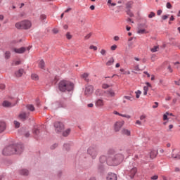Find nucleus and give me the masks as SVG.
<instances>
[{"instance_id": "c756f323", "label": "nucleus", "mask_w": 180, "mask_h": 180, "mask_svg": "<svg viewBox=\"0 0 180 180\" xmlns=\"http://www.w3.org/2000/svg\"><path fill=\"white\" fill-rule=\"evenodd\" d=\"M27 109L28 110H30V112H34V106H33V105H32V104H29V105H27Z\"/></svg>"}, {"instance_id": "423d86ee", "label": "nucleus", "mask_w": 180, "mask_h": 180, "mask_svg": "<svg viewBox=\"0 0 180 180\" xmlns=\"http://www.w3.org/2000/svg\"><path fill=\"white\" fill-rule=\"evenodd\" d=\"M16 29H30L32 27V22L29 20H22L20 22L15 23Z\"/></svg>"}, {"instance_id": "de8ad7c7", "label": "nucleus", "mask_w": 180, "mask_h": 180, "mask_svg": "<svg viewBox=\"0 0 180 180\" xmlns=\"http://www.w3.org/2000/svg\"><path fill=\"white\" fill-rule=\"evenodd\" d=\"M166 8H167V9H171V8H172V5H171V3L167 2L166 4Z\"/></svg>"}, {"instance_id": "f704fd0d", "label": "nucleus", "mask_w": 180, "mask_h": 180, "mask_svg": "<svg viewBox=\"0 0 180 180\" xmlns=\"http://www.w3.org/2000/svg\"><path fill=\"white\" fill-rule=\"evenodd\" d=\"M32 79H34V81H37L39 80V75H36V74H32Z\"/></svg>"}, {"instance_id": "2eb2a0df", "label": "nucleus", "mask_w": 180, "mask_h": 180, "mask_svg": "<svg viewBox=\"0 0 180 180\" xmlns=\"http://www.w3.org/2000/svg\"><path fill=\"white\" fill-rule=\"evenodd\" d=\"M95 105L97 108H101L105 105V103L103 99L99 98L96 101Z\"/></svg>"}, {"instance_id": "dca6fc26", "label": "nucleus", "mask_w": 180, "mask_h": 180, "mask_svg": "<svg viewBox=\"0 0 180 180\" xmlns=\"http://www.w3.org/2000/svg\"><path fill=\"white\" fill-rule=\"evenodd\" d=\"M19 117L21 120L24 122V120H26V119L29 117V114L26 112H22L19 115Z\"/></svg>"}, {"instance_id": "1a4fd4ad", "label": "nucleus", "mask_w": 180, "mask_h": 180, "mask_svg": "<svg viewBox=\"0 0 180 180\" xmlns=\"http://www.w3.org/2000/svg\"><path fill=\"white\" fill-rule=\"evenodd\" d=\"M104 94L108 98H114V96H116V93H115V91L112 89L105 91Z\"/></svg>"}, {"instance_id": "f257e3e1", "label": "nucleus", "mask_w": 180, "mask_h": 180, "mask_svg": "<svg viewBox=\"0 0 180 180\" xmlns=\"http://www.w3.org/2000/svg\"><path fill=\"white\" fill-rule=\"evenodd\" d=\"M123 160H124V155L122 153L108 155V156L101 155L99 158L97 169L98 172H103L106 164L108 165H119Z\"/></svg>"}, {"instance_id": "052dcab7", "label": "nucleus", "mask_w": 180, "mask_h": 180, "mask_svg": "<svg viewBox=\"0 0 180 180\" xmlns=\"http://www.w3.org/2000/svg\"><path fill=\"white\" fill-rule=\"evenodd\" d=\"M174 84H176V85H178L179 86H180V79L178 81H174Z\"/></svg>"}, {"instance_id": "ea45409f", "label": "nucleus", "mask_w": 180, "mask_h": 180, "mask_svg": "<svg viewBox=\"0 0 180 180\" xmlns=\"http://www.w3.org/2000/svg\"><path fill=\"white\" fill-rule=\"evenodd\" d=\"M135 94H136V98L139 99V98H140V96L141 95V91L138 90L135 92Z\"/></svg>"}, {"instance_id": "338daca9", "label": "nucleus", "mask_w": 180, "mask_h": 180, "mask_svg": "<svg viewBox=\"0 0 180 180\" xmlns=\"http://www.w3.org/2000/svg\"><path fill=\"white\" fill-rule=\"evenodd\" d=\"M168 70L169 71V72H172L174 70H172V68H171V65L168 66Z\"/></svg>"}, {"instance_id": "4d7b16f0", "label": "nucleus", "mask_w": 180, "mask_h": 180, "mask_svg": "<svg viewBox=\"0 0 180 180\" xmlns=\"http://www.w3.org/2000/svg\"><path fill=\"white\" fill-rule=\"evenodd\" d=\"M134 70H135V71H140L139 65H136V66H134Z\"/></svg>"}, {"instance_id": "9b49d317", "label": "nucleus", "mask_w": 180, "mask_h": 180, "mask_svg": "<svg viewBox=\"0 0 180 180\" xmlns=\"http://www.w3.org/2000/svg\"><path fill=\"white\" fill-rule=\"evenodd\" d=\"M106 180H117V174L113 172H109L106 176Z\"/></svg>"}, {"instance_id": "cd10ccee", "label": "nucleus", "mask_w": 180, "mask_h": 180, "mask_svg": "<svg viewBox=\"0 0 180 180\" xmlns=\"http://www.w3.org/2000/svg\"><path fill=\"white\" fill-rule=\"evenodd\" d=\"M70 132H71V129H66L65 131H64L63 132V136L64 137H67V136H68V134H70Z\"/></svg>"}, {"instance_id": "13d9d810", "label": "nucleus", "mask_w": 180, "mask_h": 180, "mask_svg": "<svg viewBox=\"0 0 180 180\" xmlns=\"http://www.w3.org/2000/svg\"><path fill=\"white\" fill-rule=\"evenodd\" d=\"M158 108V102H155V105H153V109H157Z\"/></svg>"}, {"instance_id": "473e14b6", "label": "nucleus", "mask_w": 180, "mask_h": 180, "mask_svg": "<svg viewBox=\"0 0 180 180\" xmlns=\"http://www.w3.org/2000/svg\"><path fill=\"white\" fill-rule=\"evenodd\" d=\"M124 99H127V101H133V99H134V98L132 96H124L123 97Z\"/></svg>"}, {"instance_id": "72a5a7b5", "label": "nucleus", "mask_w": 180, "mask_h": 180, "mask_svg": "<svg viewBox=\"0 0 180 180\" xmlns=\"http://www.w3.org/2000/svg\"><path fill=\"white\" fill-rule=\"evenodd\" d=\"M33 133H34V136H39L40 131L37 128H34Z\"/></svg>"}, {"instance_id": "7ed1b4c3", "label": "nucleus", "mask_w": 180, "mask_h": 180, "mask_svg": "<svg viewBox=\"0 0 180 180\" xmlns=\"http://www.w3.org/2000/svg\"><path fill=\"white\" fill-rule=\"evenodd\" d=\"M58 89L60 92H71L74 91V83L67 80L60 81L58 84Z\"/></svg>"}, {"instance_id": "393cba45", "label": "nucleus", "mask_w": 180, "mask_h": 180, "mask_svg": "<svg viewBox=\"0 0 180 180\" xmlns=\"http://www.w3.org/2000/svg\"><path fill=\"white\" fill-rule=\"evenodd\" d=\"M2 105L4 108H9V107L12 106V103H11L10 102H8L7 101H4L2 103Z\"/></svg>"}, {"instance_id": "79ce46f5", "label": "nucleus", "mask_w": 180, "mask_h": 180, "mask_svg": "<svg viewBox=\"0 0 180 180\" xmlns=\"http://www.w3.org/2000/svg\"><path fill=\"white\" fill-rule=\"evenodd\" d=\"M102 88H103V89H108V88H110V85H109V84H103Z\"/></svg>"}, {"instance_id": "39448f33", "label": "nucleus", "mask_w": 180, "mask_h": 180, "mask_svg": "<svg viewBox=\"0 0 180 180\" xmlns=\"http://www.w3.org/2000/svg\"><path fill=\"white\" fill-rule=\"evenodd\" d=\"M99 149L96 146H91L87 149V154L90 155L92 160H95L98 157Z\"/></svg>"}, {"instance_id": "c85d7f7f", "label": "nucleus", "mask_w": 180, "mask_h": 180, "mask_svg": "<svg viewBox=\"0 0 180 180\" xmlns=\"http://www.w3.org/2000/svg\"><path fill=\"white\" fill-rule=\"evenodd\" d=\"M44 65H45L44 60H41L39 64V68H41V70H44Z\"/></svg>"}, {"instance_id": "864d4df0", "label": "nucleus", "mask_w": 180, "mask_h": 180, "mask_svg": "<svg viewBox=\"0 0 180 180\" xmlns=\"http://www.w3.org/2000/svg\"><path fill=\"white\" fill-rule=\"evenodd\" d=\"M101 54L102 56H106V50H105V49H101Z\"/></svg>"}, {"instance_id": "c03bdc74", "label": "nucleus", "mask_w": 180, "mask_h": 180, "mask_svg": "<svg viewBox=\"0 0 180 180\" xmlns=\"http://www.w3.org/2000/svg\"><path fill=\"white\" fill-rule=\"evenodd\" d=\"M58 147V144L57 143H53L51 146V150H56V148H57Z\"/></svg>"}, {"instance_id": "3c124183", "label": "nucleus", "mask_w": 180, "mask_h": 180, "mask_svg": "<svg viewBox=\"0 0 180 180\" xmlns=\"http://www.w3.org/2000/svg\"><path fill=\"white\" fill-rule=\"evenodd\" d=\"M169 16V15H164L162 16V20H167V19H168V17Z\"/></svg>"}, {"instance_id": "e433bc0d", "label": "nucleus", "mask_w": 180, "mask_h": 180, "mask_svg": "<svg viewBox=\"0 0 180 180\" xmlns=\"http://www.w3.org/2000/svg\"><path fill=\"white\" fill-rule=\"evenodd\" d=\"M152 53H157L158 51V46H155L153 48L150 49Z\"/></svg>"}, {"instance_id": "5701e85b", "label": "nucleus", "mask_w": 180, "mask_h": 180, "mask_svg": "<svg viewBox=\"0 0 180 180\" xmlns=\"http://www.w3.org/2000/svg\"><path fill=\"white\" fill-rule=\"evenodd\" d=\"M25 72V70L23 69H20L18 71L15 72V76L16 77H22V75H23V72Z\"/></svg>"}, {"instance_id": "7c9ffc66", "label": "nucleus", "mask_w": 180, "mask_h": 180, "mask_svg": "<svg viewBox=\"0 0 180 180\" xmlns=\"http://www.w3.org/2000/svg\"><path fill=\"white\" fill-rule=\"evenodd\" d=\"M113 63H115V59H113V58H110L109 60L106 63V65H112Z\"/></svg>"}, {"instance_id": "49530a36", "label": "nucleus", "mask_w": 180, "mask_h": 180, "mask_svg": "<svg viewBox=\"0 0 180 180\" xmlns=\"http://www.w3.org/2000/svg\"><path fill=\"white\" fill-rule=\"evenodd\" d=\"M57 176L58 178H61V176H63V172L61 170L58 172Z\"/></svg>"}, {"instance_id": "f3484780", "label": "nucleus", "mask_w": 180, "mask_h": 180, "mask_svg": "<svg viewBox=\"0 0 180 180\" xmlns=\"http://www.w3.org/2000/svg\"><path fill=\"white\" fill-rule=\"evenodd\" d=\"M174 151L175 149L172 150V153L171 154V158H174V160H180V152H179L176 155L174 154Z\"/></svg>"}, {"instance_id": "a211bd4d", "label": "nucleus", "mask_w": 180, "mask_h": 180, "mask_svg": "<svg viewBox=\"0 0 180 180\" xmlns=\"http://www.w3.org/2000/svg\"><path fill=\"white\" fill-rule=\"evenodd\" d=\"M72 146V143H71V142L66 143H64L63 148L66 151H70Z\"/></svg>"}, {"instance_id": "bb28decb", "label": "nucleus", "mask_w": 180, "mask_h": 180, "mask_svg": "<svg viewBox=\"0 0 180 180\" xmlns=\"http://www.w3.org/2000/svg\"><path fill=\"white\" fill-rule=\"evenodd\" d=\"M4 58L6 60H8V58H11V51H7L4 53Z\"/></svg>"}, {"instance_id": "a18cd8bd", "label": "nucleus", "mask_w": 180, "mask_h": 180, "mask_svg": "<svg viewBox=\"0 0 180 180\" xmlns=\"http://www.w3.org/2000/svg\"><path fill=\"white\" fill-rule=\"evenodd\" d=\"M45 19H47V16L46 15H44V14H41L40 15V20H45Z\"/></svg>"}, {"instance_id": "f03ea898", "label": "nucleus", "mask_w": 180, "mask_h": 180, "mask_svg": "<svg viewBox=\"0 0 180 180\" xmlns=\"http://www.w3.org/2000/svg\"><path fill=\"white\" fill-rule=\"evenodd\" d=\"M25 147L22 143H13L6 146L3 149L4 155H12V154H22Z\"/></svg>"}, {"instance_id": "8fccbe9b", "label": "nucleus", "mask_w": 180, "mask_h": 180, "mask_svg": "<svg viewBox=\"0 0 180 180\" xmlns=\"http://www.w3.org/2000/svg\"><path fill=\"white\" fill-rule=\"evenodd\" d=\"M90 49H91V50H94V51H96V50H98V47H96L94 45L90 46Z\"/></svg>"}, {"instance_id": "9d476101", "label": "nucleus", "mask_w": 180, "mask_h": 180, "mask_svg": "<svg viewBox=\"0 0 180 180\" xmlns=\"http://www.w3.org/2000/svg\"><path fill=\"white\" fill-rule=\"evenodd\" d=\"M13 50L15 53H17V54H23L26 50H30V47H21L20 49L15 48Z\"/></svg>"}, {"instance_id": "f8f14e48", "label": "nucleus", "mask_w": 180, "mask_h": 180, "mask_svg": "<svg viewBox=\"0 0 180 180\" xmlns=\"http://www.w3.org/2000/svg\"><path fill=\"white\" fill-rule=\"evenodd\" d=\"M94 92V86L92 85H89L86 86L85 91H84V94L86 96L91 95Z\"/></svg>"}, {"instance_id": "4468645a", "label": "nucleus", "mask_w": 180, "mask_h": 180, "mask_svg": "<svg viewBox=\"0 0 180 180\" xmlns=\"http://www.w3.org/2000/svg\"><path fill=\"white\" fill-rule=\"evenodd\" d=\"M5 130H6V122L0 121V133H4Z\"/></svg>"}, {"instance_id": "37998d69", "label": "nucleus", "mask_w": 180, "mask_h": 180, "mask_svg": "<svg viewBox=\"0 0 180 180\" xmlns=\"http://www.w3.org/2000/svg\"><path fill=\"white\" fill-rule=\"evenodd\" d=\"M137 33L139 34H144V33H146V30L143 29V30H139Z\"/></svg>"}, {"instance_id": "6ab92c4d", "label": "nucleus", "mask_w": 180, "mask_h": 180, "mask_svg": "<svg viewBox=\"0 0 180 180\" xmlns=\"http://www.w3.org/2000/svg\"><path fill=\"white\" fill-rule=\"evenodd\" d=\"M134 160H141L142 163L146 162V160L144 158H143V155H140L139 156V155H135Z\"/></svg>"}, {"instance_id": "b1692460", "label": "nucleus", "mask_w": 180, "mask_h": 180, "mask_svg": "<svg viewBox=\"0 0 180 180\" xmlns=\"http://www.w3.org/2000/svg\"><path fill=\"white\" fill-rule=\"evenodd\" d=\"M133 1H128L126 4V9L127 11L131 10V8L133 6Z\"/></svg>"}, {"instance_id": "20e7f679", "label": "nucleus", "mask_w": 180, "mask_h": 180, "mask_svg": "<svg viewBox=\"0 0 180 180\" xmlns=\"http://www.w3.org/2000/svg\"><path fill=\"white\" fill-rule=\"evenodd\" d=\"M124 174L127 176V178L133 179V178L136 176V174H137V167H136V163L134 162H130L129 165L126 167Z\"/></svg>"}, {"instance_id": "a878e982", "label": "nucleus", "mask_w": 180, "mask_h": 180, "mask_svg": "<svg viewBox=\"0 0 180 180\" xmlns=\"http://www.w3.org/2000/svg\"><path fill=\"white\" fill-rule=\"evenodd\" d=\"M122 134H125V136H130V130L126 129H123L122 130Z\"/></svg>"}, {"instance_id": "2f4dec72", "label": "nucleus", "mask_w": 180, "mask_h": 180, "mask_svg": "<svg viewBox=\"0 0 180 180\" xmlns=\"http://www.w3.org/2000/svg\"><path fill=\"white\" fill-rule=\"evenodd\" d=\"M126 153L127 154H128V155H131V154L134 153V151L133 150V148H128L126 150Z\"/></svg>"}, {"instance_id": "bf43d9fd", "label": "nucleus", "mask_w": 180, "mask_h": 180, "mask_svg": "<svg viewBox=\"0 0 180 180\" xmlns=\"http://www.w3.org/2000/svg\"><path fill=\"white\" fill-rule=\"evenodd\" d=\"M120 37H119V36H115V37H114V40L115 41H119V40H120Z\"/></svg>"}, {"instance_id": "4c0bfd02", "label": "nucleus", "mask_w": 180, "mask_h": 180, "mask_svg": "<svg viewBox=\"0 0 180 180\" xmlns=\"http://www.w3.org/2000/svg\"><path fill=\"white\" fill-rule=\"evenodd\" d=\"M148 18H149V19H153V18H155V13L151 11L148 15Z\"/></svg>"}, {"instance_id": "e2e57ef3", "label": "nucleus", "mask_w": 180, "mask_h": 180, "mask_svg": "<svg viewBox=\"0 0 180 180\" xmlns=\"http://www.w3.org/2000/svg\"><path fill=\"white\" fill-rule=\"evenodd\" d=\"M136 124H138L139 126H141V121H140V120H136Z\"/></svg>"}, {"instance_id": "680f3d73", "label": "nucleus", "mask_w": 180, "mask_h": 180, "mask_svg": "<svg viewBox=\"0 0 180 180\" xmlns=\"http://www.w3.org/2000/svg\"><path fill=\"white\" fill-rule=\"evenodd\" d=\"M161 13H162V10H158V11H157V15H158V16H160V15H161Z\"/></svg>"}, {"instance_id": "5fc2aeb1", "label": "nucleus", "mask_w": 180, "mask_h": 180, "mask_svg": "<svg viewBox=\"0 0 180 180\" xmlns=\"http://www.w3.org/2000/svg\"><path fill=\"white\" fill-rule=\"evenodd\" d=\"M66 37L68 40L71 39V38L72 37V36H71V34H70V32H68L66 34Z\"/></svg>"}, {"instance_id": "09e8293b", "label": "nucleus", "mask_w": 180, "mask_h": 180, "mask_svg": "<svg viewBox=\"0 0 180 180\" xmlns=\"http://www.w3.org/2000/svg\"><path fill=\"white\" fill-rule=\"evenodd\" d=\"M116 49H117V45H112L110 47V49L112 50V51H115V50H116Z\"/></svg>"}, {"instance_id": "4be33fe9", "label": "nucleus", "mask_w": 180, "mask_h": 180, "mask_svg": "<svg viewBox=\"0 0 180 180\" xmlns=\"http://www.w3.org/2000/svg\"><path fill=\"white\" fill-rule=\"evenodd\" d=\"M88 77H89V73H84L82 75V78H83L86 82H89V78H88Z\"/></svg>"}, {"instance_id": "774afa93", "label": "nucleus", "mask_w": 180, "mask_h": 180, "mask_svg": "<svg viewBox=\"0 0 180 180\" xmlns=\"http://www.w3.org/2000/svg\"><path fill=\"white\" fill-rule=\"evenodd\" d=\"M0 89H5V84H0Z\"/></svg>"}, {"instance_id": "603ef678", "label": "nucleus", "mask_w": 180, "mask_h": 180, "mask_svg": "<svg viewBox=\"0 0 180 180\" xmlns=\"http://www.w3.org/2000/svg\"><path fill=\"white\" fill-rule=\"evenodd\" d=\"M91 36H92V33H89V34H88L87 35H86V36L84 37V39H85L86 40H88V39H89Z\"/></svg>"}, {"instance_id": "6e6d98bb", "label": "nucleus", "mask_w": 180, "mask_h": 180, "mask_svg": "<svg viewBox=\"0 0 180 180\" xmlns=\"http://www.w3.org/2000/svg\"><path fill=\"white\" fill-rule=\"evenodd\" d=\"M150 179L152 180H157L158 179V175H155L150 177Z\"/></svg>"}, {"instance_id": "58836bf2", "label": "nucleus", "mask_w": 180, "mask_h": 180, "mask_svg": "<svg viewBox=\"0 0 180 180\" xmlns=\"http://www.w3.org/2000/svg\"><path fill=\"white\" fill-rule=\"evenodd\" d=\"M14 125L15 129H19V127H20V122L18 121H14Z\"/></svg>"}, {"instance_id": "c9c22d12", "label": "nucleus", "mask_w": 180, "mask_h": 180, "mask_svg": "<svg viewBox=\"0 0 180 180\" xmlns=\"http://www.w3.org/2000/svg\"><path fill=\"white\" fill-rule=\"evenodd\" d=\"M127 15L130 16V18H133V16H134V14L133 12H131V10H127Z\"/></svg>"}, {"instance_id": "0eeeda50", "label": "nucleus", "mask_w": 180, "mask_h": 180, "mask_svg": "<svg viewBox=\"0 0 180 180\" xmlns=\"http://www.w3.org/2000/svg\"><path fill=\"white\" fill-rule=\"evenodd\" d=\"M53 126L55 127V131H56V133H63V131L64 130V124H63V122H56L53 124Z\"/></svg>"}, {"instance_id": "a19ab883", "label": "nucleus", "mask_w": 180, "mask_h": 180, "mask_svg": "<svg viewBox=\"0 0 180 180\" xmlns=\"http://www.w3.org/2000/svg\"><path fill=\"white\" fill-rule=\"evenodd\" d=\"M169 115V112H167L163 115V120H168V116Z\"/></svg>"}, {"instance_id": "69168bd1", "label": "nucleus", "mask_w": 180, "mask_h": 180, "mask_svg": "<svg viewBox=\"0 0 180 180\" xmlns=\"http://www.w3.org/2000/svg\"><path fill=\"white\" fill-rule=\"evenodd\" d=\"M174 65H176L175 68H179V66H178V64H179V62L177 61V62L174 63Z\"/></svg>"}, {"instance_id": "0e129e2a", "label": "nucleus", "mask_w": 180, "mask_h": 180, "mask_svg": "<svg viewBox=\"0 0 180 180\" xmlns=\"http://www.w3.org/2000/svg\"><path fill=\"white\" fill-rule=\"evenodd\" d=\"M146 119V115H141L140 120H144Z\"/></svg>"}, {"instance_id": "412c9836", "label": "nucleus", "mask_w": 180, "mask_h": 180, "mask_svg": "<svg viewBox=\"0 0 180 180\" xmlns=\"http://www.w3.org/2000/svg\"><path fill=\"white\" fill-rule=\"evenodd\" d=\"M20 175L27 176V175H29V170H27V169H21L20 170Z\"/></svg>"}, {"instance_id": "aec40b11", "label": "nucleus", "mask_w": 180, "mask_h": 180, "mask_svg": "<svg viewBox=\"0 0 180 180\" xmlns=\"http://www.w3.org/2000/svg\"><path fill=\"white\" fill-rule=\"evenodd\" d=\"M158 154V150H152L150 154V158H151V159L155 158V157H157Z\"/></svg>"}, {"instance_id": "6e6552de", "label": "nucleus", "mask_w": 180, "mask_h": 180, "mask_svg": "<svg viewBox=\"0 0 180 180\" xmlns=\"http://www.w3.org/2000/svg\"><path fill=\"white\" fill-rule=\"evenodd\" d=\"M123 124H124V121H118L115 122L114 125V129L115 131H120V129L123 127Z\"/></svg>"}, {"instance_id": "ddd939ff", "label": "nucleus", "mask_w": 180, "mask_h": 180, "mask_svg": "<svg viewBox=\"0 0 180 180\" xmlns=\"http://www.w3.org/2000/svg\"><path fill=\"white\" fill-rule=\"evenodd\" d=\"M52 109H58V108H63V104H61V102L56 101V103H52L51 105Z\"/></svg>"}]
</instances>
